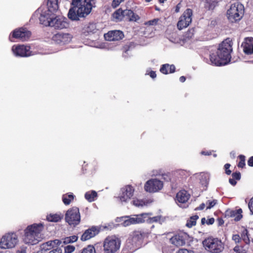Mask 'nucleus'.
<instances>
[{
	"instance_id": "f257e3e1",
	"label": "nucleus",
	"mask_w": 253,
	"mask_h": 253,
	"mask_svg": "<svg viewBox=\"0 0 253 253\" xmlns=\"http://www.w3.org/2000/svg\"><path fill=\"white\" fill-rule=\"evenodd\" d=\"M232 45V40L229 38L222 41L219 44L217 50L210 54V59L211 63L217 66L228 64L231 58Z\"/></svg>"
},
{
	"instance_id": "f03ea898",
	"label": "nucleus",
	"mask_w": 253,
	"mask_h": 253,
	"mask_svg": "<svg viewBox=\"0 0 253 253\" xmlns=\"http://www.w3.org/2000/svg\"><path fill=\"white\" fill-rule=\"evenodd\" d=\"M95 3V0H72L73 6L69 10L68 18L72 21H78L80 18L85 17L91 12Z\"/></svg>"
},
{
	"instance_id": "7ed1b4c3",
	"label": "nucleus",
	"mask_w": 253,
	"mask_h": 253,
	"mask_svg": "<svg viewBox=\"0 0 253 253\" xmlns=\"http://www.w3.org/2000/svg\"><path fill=\"white\" fill-rule=\"evenodd\" d=\"M44 229L42 223H34L28 225L24 230L23 241L25 244L36 245L42 239V234Z\"/></svg>"
},
{
	"instance_id": "20e7f679",
	"label": "nucleus",
	"mask_w": 253,
	"mask_h": 253,
	"mask_svg": "<svg viewBox=\"0 0 253 253\" xmlns=\"http://www.w3.org/2000/svg\"><path fill=\"white\" fill-rule=\"evenodd\" d=\"M203 245L206 250L211 253H221L224 249V244L221 240L212 236L204 239Z\"/></svg>"
},
{
	"instance_id": "39448f33",
	"label": "nucleus",
	"mask_w": 253,
	"mask_h": 253,
	"mask_svg": "<svg viewBox=\"0 0 253 253\" xmlns=\"http://www.w3.org/2000/svg\"><path fill=\"white\" fill-rule=\"evenodd\" d=\"M244 6L242 3L237 2L231 5L227 11L228 18L232 22L240 20L244 15Z\"/></svg>"
},
{
	"instance_id": "423d86ee",
	"label": "nucleus",
	"mask_w": 253,
	"mask_h": 253,
	"mask_svg": "<svg viewBox=\"0 0 253 253\" xmlns=\"http://www.w3.org/2000/svg\"><path fill=\"white\" fill-rule=\"evenodd\" d=\"M121 240L115 236H108L103 243L104 253H116L120 248Z\"/></svg>"
},
{
	"instance_id": "0eeeda50",
	"label": "nucleus",
	"mask_w": 253,
	"mask_h": 253,
	"mask_svg": "<svg viewBox=\"0 0 253 253\" xmlns=\"http://www.w3.org/2000/svg\"><path fill=\"white\" fill-rule=\"evenodd\" d=\"M113 17L116 20L121 21L124 18H126L128 21L136 22L139 20L140 17L135 13L132 10L126 9L123 10L120 8L116 10L112 15Z\"/></svg>"
},
{
	"instance_id": "6e6552de",
	"label": "nucleus",
	"mask_w": 253,
	"mask_h": 253,
	"mask_svg": "<svg viewBox=\"0 0 253 253\" xmlns=\"http://www.w3.org/2000/svg\"><path fill=\"white\" fill-rule=\"evenodd\" d=\"M65 220L70 225L76 226L81 221V215L79 209L76 207L70 208L65 216Z\"/></svg>"
},
{
	"instance_id": "1a4fd4ad",
	"label": "nucleus",
	"mask_w": 253,
	"mask_h": 253,
	"mask_svg": "<svg viewBox=\"0 0 253 253\" xmlns=\"http://www.w3.org/2000/svg\"><path fill=\"white\" fill-rule=\"evenodd\" d=\"M31 36V32L25 28H19L14 30L10 34L9 39L13 42L12 39L24 42L28 41Z\"/></svg>"
},
{
	"instance_id": "9d476101",
	"label": "nucleus",
	"mask_w": 253,
	"mask_h": 253,
	"mask_svg": "<svg viewBox=\"0 0 253 253\" xmlns=\"http://www.w3.org/2000/svg\"><path fill=\"white\" fill-rule=\"evenodd\" d=\"M18 241V237L15 233H8L2 237L0 247L5 249L12 248L15 246Z\"/></svg>"
},
{
	"instance_id": "9b49d317",
	"label": "nucleus",
	"mask_w": 253,
	"mask_h": 253,
	"mask_svg": "<svg viewBox=\"0 0 253 253\" xmlns=\"http://www.w3.org/2000/svg\"><path fill=\"white\" fill-rule=\"evenodd\" d=\"M145 234L140 231H134L127 240L126 245H131L133 248H136L140 246L143 243Z\"/></svg>"
},
{
	"instance_id": "f8f14e48",
	"label": "nucleus",
	"mask_w": 253,
	"mask_h": 253,
	"mask_svg": "<svg viewBox=\"0 0 253 253\" xmlns=\"http://www.w3.org/2000/svg\"><path fill=\"white\" fill-rule=\"evenodd\" d=\"M192 10L190 8H187L184 12L177 24V27L179 30L183 29L189 26L192 21Z\"/></svg>"
},
{
	"instance_id": "ddd939ff",
	"label": "nucleus",
	"mask_w": 253,
	"mask_h": 253,
	"mask_svg": "<svg viewBox=\"0 0 253 253\" xmlns=\"http://www.w3.org/2000/svg\"><path fill=\"white\" fill-rule=\"evenodd\" d=\"M163 187V183L156 178L148 180L144 185V189L150 193H155L159 191Z\"/></svg>"
},
{
	"instance_id": "4468645a",
	"label": "nucleus",
	"mask_w": 253,
	"mask_h": 253,
	"mask_svg": "<svg viewBox=\"0 0 253 253\" xmlns=\"http://www.w3.org/2000/svg\"><path fill=\"white\" fill-rule=\"evenodd\" d=\"M72 38V36L69 33L58 32L52 36V40L57 44L63 45L70 42Z\"/></svg>"
},
{
	"instance_id": "2eb2a0df",
	"label": "nucleus",
	"mask_w": 253,
	"mask_h": 253,
	"mask_svg": "<svg viewBox=\"0 0 253 253\" xmlns=\"http://www.w3.org/2000/svg\"><path fill=\"white\" fill-rule=\"evenodd\" d=\"M68 23L66 17L57 16L53 17L49 26L54 27L55 29L61 30L67 28L68 27Z\"/></svg>"
},
{
	"instance_id": "dca6fc26",
	"label": "nucleus",
	"mask_w": 253,
	"mask_h": 253,
	"mask_svg": "<svg viewBox=\"0 0 253 253\" xmlns=\"http://www.w3.org/2000/svg\"><path fill=\"white\" fill-rule=\"evenodd\" d=\"M190 198V195L188 191L182 189L180 190L176 195V203L181 208H186V203Z\"/></svg>"
},
{
	"instance_id": "f3484780",
	"label": "nucleus",
	"mask_w": 253,
	"mask_h": 253,
	"mask_svg": "<svg viewBox=\"0 0 253 253\" xmlns=\"http://www.w3.org/2000/svg\"><path fill=\"white\" fill-rule=\"evenodd\" d=\"M134 189L130 185H127L121 189V194L119 196L122 202H126L131 199L133 195Z\"/></svg>"
},
{
	"instance_id": "a211bd4d",
	"label": "nucleus",
	"mask_w": 253,
	"mask_h": 253,
	"mask_svg": "<svg viewBox=\"0 0 253 253\" xmlns=\"http://www.w3.org/2000/svg\"><path fill=\"white\" fill-rule=\"evenodd\" d=\"M30 47L24 45H19L12 47V51L16 56L20 57H28L31 55Z\"/></svg>"
},
{
	"instance_id": "6ab92c4d",
	"label": "nucleus",
	"mask_w": 253,
	"mask_h": 253,
	"mask_svg": "<svg viewBox=\"0 0 253 253\" xmlns=\"http://www.w3.org/2000/svg\"><path fill=\"white\" fill-rule=\"evenodd\" d=\"M124 37L123 32L120 30H115L108 32L104 34V38L108 41H117L122 40Z\"/></svg>"
},
{
	"instance_id": "aec40b11",
	"label": "nucleus",
	"mask_w": 253,
	"mask_h": 253,
	"mask_svg": "<svg viewBox=\"0 0 253 253\" xmlns=\"http://www.w3.org/2000/svg\"><path fill=\"white\" fill-rule=\"evenodd\" d=\"M99 231V229L98 227L92 226L84 232L81 237V240L83 241L88 240L97 235Z\"/></svg>"
},
{
	"instance_id": "412c9836",
	"label": "nucleus",
	"mask_w": 253,
	"mask_h": 253,
	"mask_svg": "<svg viewBox=\"0 0 253 253\" xmlns=\"http://www.w3.org/2000/svg\"><path fill=\"white\" fill-rule=\"evenodd\" d=\"M189 238L188 235L184 232L179 231L175 234V245L182 246L185 245Z\"/></svg>"
},
{
	"instance_id": "4be33fe9",
	"label": "nucleus",
	"mask_w": 253,
	"mask_h": 253,
	"mask_svg": "<svg viewBox=\"0 0 253 253\" xmlns=\"http://www.w3.org/2000/svg\"><path fill=\"white\" fill-rule=\"evenodd\" d=\"M53 13L47 11V10L42 11L39 17L40 23L45 26H49L50 21L53 17Z\"/></svg>"
},
{
	"instance_id": "5701e85b",
	"label": "nucleus",
	"mask_w": 253,
	"mask_h": 253,
	"mask_svg": "<svg viewBox=\"0 0 253 253\" xmlns=\"http://www.w3.org/2000/svg\"><path fill=\"white\" fill-rule=\"evenodd\" d=\"M242 46L243 51L246 54H253V38L248 37L245 39Z\"/></svg>"
},
{
	"instance_id": "b1692460",
	"label": "nucleus",
	"mask_w": 253,
	"mask_h": 253,
	"mask_svg": "<svg viewBox=\"0 0 253 253\" xmlns=\"http://www.w3.org/2000/svg\"><path fill=\"white\" fill-rule=\"evenodd\" d=\"M242 210L239 209L236 210H227L225 212V217H233L234 218V220L238 221L240 220L243 217L242 214Z\"/></svg>"
},
{
	"instance_id": "393cba45",
	"label": "nucleus",
	"mask_w": 253,
	"mask_h": 253,
	"mask_svg": "<svg viewBox=\"0 0 253 253\" xmlns=\"http://www.w3.org/2000/svg\"><path fill=\"white\" fill-rule=\"evenodd\" d=\"M47 11L54 14L59 9L58 0H47Z\"/></svg>"
},
{
	"instance_id": "a878e982",
	"label": "nucleus",
	"mask_w": 253,
	"mask_h": 253,
	"mask_svg": "<svg viewBox=\"0 0 253 253\" xmlns=\"http://www.w3.org/2000/svg\"><path fill=\"white\" fill-rule=\"evenodd\" d=\"M96 30V26L94 23H89L85 25L82 29V33L85 35L93 34Z\"/></svg>"
},
{
	"instance_id": "bb28decb",
	"label": "nucleus",
	"mask_w": 253,
	"mask_h": 253,
	"mask_svg": "<svg viewBox=\"0 0 253 253\" xmlns=\"http://www.w3.org/2000/svg\"><path fill=\"white\" fill-rule=\"evenodd\" d=\"M58 241V240L49 241L45 243L42 244L40 246V249L42 252L47 251L51 250L53 246L56 244V242Z\"/></svg>"
},
{
	"instance_id": "cd10ccee",
	"label": "nucleus",
	"mask_w": 253,
	"mask_h": 253,
	"mask_svg": "<svg viewBox=\"0 0 253 253\" xmlns=\"http://www.w3.org/2000/svg\"><path fill=\"white\" fill-rule=\"evenodd\" d=\"M62 218L63 215L57 213H50L46 216V220L49 222H57Z\"/></svg>"
},
{
	"instance_id": "c85d7f7f",
	"label": "nucleus",
	"mask_w": 253,
	"mask_h": 253,
	"mask_svg": "<svg viewBox=\"0 0 253 253\" xmlns=\"http://www.w3.org/2000/svg\"><path fill=\"white\" fill-rule=\"evenodd\" d=\"M160 72L164 74H168L174 72V65H169L168 64H164L160 70Z\"/></svg>"
},
{
	"instance_id": "c756f323",
	"label": "nucleus",
	"mask_w": 253,
	"mask_h": 253,
	"mask_svg": "<svg viewBox=\"0 0 253 253\" xmlns=\"http://www.w3.org/2000/svg\"><path fill=\"white\" fill-rule=\"evenodd\" d=\"M232 178H229V182L232 185L235 186L237 184V180H239L241 179V173L239 171L233 172L232 175Z\"/></svg>"
},
{
	"instance_id": "7c9ffc66",
	"label": "nucleus",
	"mask_w": 253,
	"mask_h": 253,
	"mask_svg": "<svg viewBox=\"0 0 253 253\" xmlns=\"http://www.w3.org/2000/svg\"><path fill=\"white\" fill-rule=\"evenodd\" d=\"M218 5L217 0H207L205 4V7L209 10H213Z\"/></svg>"
},
{
	"instance_id": "2f4dec72",
	"label": "nucleus",
	"mask_w": 253,
	"mask_h": 253,
	"mask_svg": "<svg viewBox=\"0 0 253 253\" xmlns=\"http://www.w3.org/2000/svg\"><path fill=\"white\" fill-rule=\"evenodd\" d=\"M74 197L73 193L66 194L63 195L62 199L65 205H69L74 200Z\"/></svg>"
},
{
	"instance_id": "473e14b6",
	"label": "nucleus",
	"mask_w": 253,
	"mask_h": 253,
	"mask_svg": "<svg viewBox=\"0 0 253 253\" xmlns=\"http://www.w3.org/2000/svg\"><path fill=\"white\" fill-rule=\"evenodd\" d=\"M97 196V192L92 190L85 193L84 195L85 198L89 202H92L95 201V198Z\"/></svg>"
},
{
	"instance_id": "72a5a7b5",
	"label": "nucleus",
	"mask_w": 253,
	"mask_h": 253,
	"mask_svg": "<svg viewBox=\"0 0 253 253\" xmlns=\"http://www.w3.org/2000/svg\"><path fill=\"white\" fill-rule=\"evenodd\" d=\"M199 218V216L195 215L191 216L187 220L186 226L188 228H191L196 224L197 220Z\"/></svg>"
},
{
	"instance_id": "f704fd0d",
	"label": "nucleus",
	"mask_w": 253,
	"mask_h": 253,
	"mask_svg": "<svg viewBox=\"0 0 253 253\" xmlns=\"http://www.w3.org/2000/svg\"><path fill=\"white\" fill-rule=\"evenodd\" d=\"M175 174L178 178L181 179H185L189 175L188 172L184 169H177L175 170Z\"/></svg>"
},
{
	"instance_id": "c9c22d12",
	"label": "nucleus",
	"mask_w": 253,
	"mask_h": 253,
	"mask_svg": "<svg viewBox=\"0 0 253 253\" xmlns=\"http://www.w3.org/2000/svg\"><path fill=\"white\" fill-rule=\"evenodd\" d=\"M241 238L246 244H250V240L249 237L248 231L247 229H244L242 232Z\"/></svg>"
},
{
	"instance_id": "e433bc0d",
	"label": "nucleus",
	"mask_w": 253,
	"mask_h": 253,
	"mask_svg": "<svg viewBox=\"0 0 253 253\" xmlns=\"http://www.w3.org/2000/svg\"><path fill=\"white\" fill-rule=\"evenodd\" d=\"M233 251L236 253H247L248 248L243 246L237 245L234 248Z\"/></svg>"
},
{
	"instance_id": "4c0bfd02",
	"label": "nucleus",
	"mask_w": 253,
	"mask_h": 253,
	"mask_svg": "<svg viewBox=\"0 0 253 253\" xmlns=\"http://www.w3.org/2000/svg\"><path fill=\"white\" fill-rule=\"evenodd\" d=\"M81 253H96V252L92 245H88L82 250Z\"/></svg>"
},
{
	"instance_id": "58836bf2",
	"label": "nucleus",
	"mask_w": 253,
	"mask_h": 253,
	"mask_svg": "<svg viewBox=\"0 0 253 253\" xmlns=\"http://www.w3.org/2000/svg\"><path fill=\"white\" fill-rule=\"evenodd\" d=\"M238 158L240 161L238 164V167L240 168H243L245 166V156L243 155H240Z\"/></svg>"
},
{
	"instance_id": "ea45409f",
	"label": "nucleus",
	"mask_w": 253,
	"mask_h": 253,
	"mask_svg": "<svg viewBox=\"0 0 253 253\" xmlns=\"http://www.w3.org/2000/svg\"><path fill=\"white\" fill-rule=\"evenodd\" d=\"M131 224L142 223L144 221L141 217H131L129 219Z\"/></svg>"
},
{
	"instance_id": "a19ab883",
	"label": "nucleus",
	"mask_w": 253,
	"mask_h": 253,
	"mask_svg": "<svg viewBox=\"0 0 253 253\" xmlns=\"http://www.w3.org/2000/svg\"><path fill=\"white\" fill-rule=\"evenodd\" d=\"M160 21L159 18H155L153 20H151L148 21H146L144 23V25L145 26H155L157 25L158 23V22Z\"/></svg>"
},
{
	"instance_id": "79ce46f5",
	"label": "nucleus",
	"mask_w": 253,
	"mask_h": 253,
	"mask_svg": "<svg viewBox=\"0 0 253 253\" xmlns=\"http://www.w3.org/2000/svg\"><path fill=\"white\" fill-rule=\"evenodd\" d=\"M217 203L216 200H208L206 202L207 209H211L213 208Z\"/></svg>"
},
{
	"instance_id": "37998d69",
	"label": "nucleus",
	"mask_w": 253,
	"mask_h": 253,
	"mask_svg": "<svg viewBox=\"0 0 253 253\" xmlns=\"http://www.w3.org/2000/svg\"><path fill=\"white\" fill-rule=\"evenodd\" d=\"M161 216H156L152 217H150L148 219V222L150 223H154V222H158L161 220Z\"/></svg>"
},
{
	"instance_id": "c03bdc74",
	"label": "nucleus",
	"mask_w": 253,
	"mask_h": 253,
	"mask_svg": "<svg viewBox=\"0 0 253 253\" xmlns=\"http://www.w3.org/2000/svg\"><path fill=\"white\" fill-rule=\"evenodd\" d=\"M125 0H113L111 6L113 8L117 7Z\"/></svg>"
},
{
	"instance_id": "a18cd8bd",
	"label": "nucleus",
	"mask_w": 253,
	"mask_h": 253,
	"mask_svg": "<svg viewBox=\"0 0 253 253\" xmlns=\"http://www.w3.org/2000/svg\"><path fill=\"white\" fill-rule=\"evenodd\" d=\"M132 202L133 205L137 207L143 206L144 205V202L142 200L138 199H134Z\"/></svg>"
},
{
	"instance_id": "49530a36",
	"label": "nucleus",
	"mask_w": 253,
	"mask_h": 253,
	"mask_svg": "<svg viewBox=\"0 0 253 253\" xmlns=\"http://www.w3.org/2000/svg\"><path fill=\"white\" fill-rule=\"evenodd\" d=\"M78 237L77 236L73 235L66 239L65 242L68 243H73L77 241Z\"/></svg>"
},
{
	"instance_id": "de8ad7c7",
	"label": "nucleus",
	"mask_w": 253,
	"mask_h": 253,
	"mask_svg": "<svg viewBox=\"0 0 253 253\" xmlns=\"http://www.w3.org/2000/svg\"><path fill=\"white\" fill-rule=\"evenodd\" d=\"M75 250V247L72 246L68 245L65 247V252L66 253H71Z\"/></svg>"
},
{
	"instance_id": "09e8293b",
	"label": "nucleus",
	"mask_w": 253,
	"mask_h": 253,
	"mask_svg": "<svg viewBox=\"0 0 253 253\" xmlns=\"http://www.w3.org/2000/svg\"><path fill=\"white\" fill-rule=\"evenodd\" d=\"M232 239L236 243H240L241 240V237L239 234L233 235Z\"/></svg>"
},
{
	"instance_id": "8fccbe9b",
	"label": "nucleus",
	"mask_w": 253,
	"mask_h": 253,
	"mask_svg": "<svg viewBox=\"0 0 253 253\" xmlns=\"http://www.w3.org/2000/svg\"><path fill=\"white\" fill-rule=\"evenodd\" d=\"M231 165L230 164H226L224 166L225 172L227 175H230L231 173V170L229 169Z\"/></svg>"
},
{
	"instance_id": "3c124183",
	"label": "nucleus",
	"mask_w": 253,
	"mask_h": 253,
	"mask_svg": "<svg viewBox=\"0 0 253 253\" xmlns=\"http://www.w3.org/2000/svg\"><path fill=\"white\" fill-rule=\"evenodd\" d=\"M176 253H195L192 250H187L186 249H180L178 250Z\"/></svg>"
},
{
	"instance_id": "603ef678",
	"label": "nucleus",
	"mask_w": 253,
	"mask_h": 253,
	"mask_svg": "<svg viewBox=\"0 0 253 253\" xmlns=\"http://www.w3.org/2000/svg\"><path fill=\"white\" fill-rule=\"evenodd\" d=\"M48 253H62V251L60 248H56L49 251Z\"/></svg>"
},
{
	"instance_id": "864d4df0",
	"label": "nucleus",
	"mask_w": 253,
	"mask_h": 253,
	"mask_svg": "<svg viewBox=\"0 0 253 253\" xmlns=\"http://www.w3.org/2000/svg\"><path fill=\"white\" fill-rule=\"evenodd\" d=\"M249 208L251 211L253 213V197L251 199L249 203Z\"/></svg>"
},
{
	"instance_id": "5fc2aeb1",
	"label": "nucleus",
	"mask_w": 253,
	"mask_h": 253,
	"mask_svg": "<svg viewBox=\"0 0 253 253\" xmlns=\"http://www.w3.org/2000/svg\"><path fill=\"white\" fill-rule=\"evenodd\" d=\"M16 253H26V248L24 247H21L16 251Z\"/></svg>"
},
{
	"instance_id": "6e6d98bb",
	"label": "nucleus",
	"mask_w": 253,
	"mask_h": 253,
	"mask_svg": "<svg viewBox=\"0 0 253 253\" xmlns=\"http://www.w3.org/2000/svg\"><path fill=\"white\" fill-rule=\"evenodd\" d=\"M173 250L172 249H169L168 248H164L163 250V253H173Z\"/></svg>"
},
{
	"instance_id": "4d7b16f0",
	"label": "nucleus",
	"mask_w": 253,
	"mask_h": 253,
	"mask_svg": "<svg viewBox=\"0 0 253 253\" xmlns=\"http://www.w3.org/2000/svg\"><path fill=\"white\" fill-rule=\"evenodd\" d=\"M162 176L163 178L167 181H169V180H170V176L169 173L168 174H163Z\"/></svg>"
},
{
	"instance_id": "13d9d810",
	"label": "nucleus",
	"mask_w": 253,
	"mask_h": 253,
	"mask_svg": "<svg viewBox=\"0 0 253 253\" xmlns=\"http://www.w3.org/2000/svg\"><path fill=\"white\" fill-rule=\"evenodd\" d=\"M214 222V219L213 217H211V218H209L206 221V223L208 225H212Z\"/></svg>"
},
{
	"instance_id": "bf43d9fd",
	"label": "nucleus",
	"mask_w": 253,
	"mask_h": 253,
	"mask_svg": "<svg viewBox=\"0 0 253 253\" xmlns=\"http://www.w3.org/2000/svg\"><path fill=\"white\" fill-rule=\"evenodd\" d=\"M206 204L204 203H202L199 207H197L195 210V211H199L203 210L205 207Z\"/></svg>"
},
{
	"instance_id": "052dcab7",
	"label": "nucleus",
	"mask_w": 253,
	"mask_h": 253,
	"mask_svg": "<svg viewBox=\"0 0 253 253\" xmlns=\"http://www.w3.org/2000/svg\"><path fill=\"white\" fill-rule=\"evenodd\" d=\"M248 165L250 167H253V156L251 157L248 161Z\"/></svg>"
},
{
	"instance_id": "680f3d73",
	"label": "nucleus",
	"mask_w": 253,
	"mask_h": 253,
	"mask_svg": "<svg viewBox=\"0 0 253 253\" xmlns=\"http://www.w3.org/2000/svg\"><path fill=\"white\" fill-rule=\"evenodd\" d=\"M149 75L153 79H154V78H155L156 77V72L155 71H151L150 72Z\"/></svg>"
},
{
	"instance_id": "e2e57ef3",
	"label": "nucleus",
	"mask_w": 253,
	"mask_h": 253,
	"mask_svg": "<svg viewBox=\"0 0 253 253\" xmlns=\"http://www.w3.org/2000/svg\"><path fill=\"white\" fill-rule=\"evenodd\" d=\"M181 2H180L179 3L177 4V5L175 7V11L176 12H178L179 11V9L181 7Z\"/></svg>"
},
{
	"instance_id": "0e129e2a",
	"label": "nucleus",
	"mask_w": 253,
	"mask_h": 253,
	"mask_svg": "<svg viewBox=\"0 0 253 253\" xmlns=\"http://www.w3.org/2000/svg\"><path fill=\"white\" fill-rule=\"evenodd\" d=\"M123 224L125 226H127L131 225V223L130 222L129 219L124 221V222H123Z\"/></svg>"
},
{
	"instance_id": "69168bd1",
	"label": "nucleus",
	"mask_w": 253,
	"mask_h": 253,
	"mask_svg": "<svg viewBox=\"0 0 253 253\" xmlns=\"http://www.w3.org/2000/svg\"><path fill=\"white\" fill-rule=\"evenodd\" d=\"M129 46H127V45H125L124 46L123 48H122V50L124 52H126L128 50H129Z\"/></svg>"
},
{
	"instance_id": "338daca9",
	"label": "nucleus",
	"mask_w": 253,
	"mask_h": 253,
	"mask_svg": "<svg viewBox=\"0 0 253 253\" xmlns=\"http://www.w3.org/2000/svg\"><path fill=\"white\" fill-rule=\"evenodd\" d=\"M193 36V33L191 32L190 31H188L186 34V37L188 38H191Z\"/></svg>"
},
{
	"instance_id": "774afa93",
	"label": "nucleus",
	"mask_w": 253,
	"mask_h": 253,
	"mask_svg": "<svg viewBox=\"0 0 253 253\" xmlns=\"http://www.w3.org/2000/svg\"><path fill=\"white\" fill-rule=\"evenodd\" d=\"M201 153L202 155H208V156H209L211 154V152H206V151H202Z\"/></svg>"
}]
</instances>
